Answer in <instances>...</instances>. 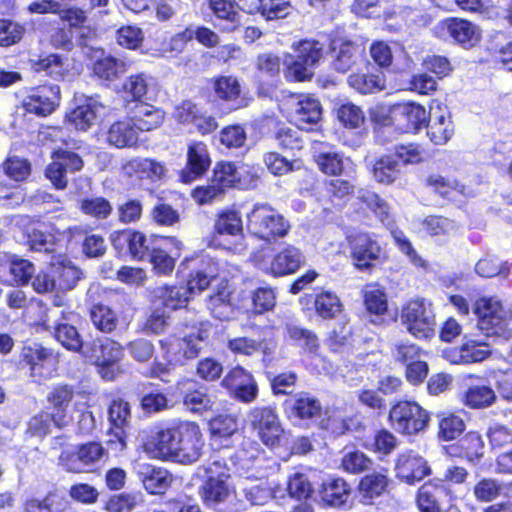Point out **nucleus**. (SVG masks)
I'll return each instance as SVG.
<instances>
[{"mask_svg": "<svg viewBox=\"0 0 512 512\" xmlns=\"http://www.w3.org/2000/svg\"><path fill=\"white\" fill-rule=\"evenodd\" d=\"M151 443L158 456L168 457L181 464L196 462L204 446L199 425L189 421L159 430L152 437Z\"/></svg>", "mask_w": 512, "mask_h": 512, "instance_id": "1", "label": "nucleus"}, {"mask_svg": "<svg viewBox=\"0 0 512 512\" xmlns=\"http://www.w3.org/2000/svg\"><path fill=\"white\" fill-rule=\"evenodd\" d=\"M218 268L211 259L203 261V265L191 274L186 286H161L155 290L157 297L162 299L166 308L176 310L186 306L189 298L205 290L217 277Z\"/></svg>", "mask_w": 512, "mask_h": 512, "instance_id": "2", "label": "nucleus"}, {"mask_svg": "<svg viewBox=\"0 0 512 512\" xmlns=\"http://www.w3.org/2000/svg\"><path fill=\"white\" fill-rule=\"evenodd\" d=\"M247 229L254 237L272 243L288 234L290 223L269 204L257 203L247 214Z\"/></svg>", "mask_w": 512, "mask_h": 512, "instance_id": "3", "label": "nucleus"}, {"mask_svg": "<svg viewBox=\"0 0 512 512\" xmlns=\"http://www.w3.org/2000/svg\"><path fill=\"white\" fill-rule=\"evenodd\" d=\"M429 114L426 109L416 103H403L392 107L390 116L383 119L382 126L377 131V139L385 144L391 141L392 122L405 133H417L427 125Z\"/></svg>", "mask_w": 512, "mask_h": 512, "instance_id": "4", "label": "nucleus"}, {"mask_svg": "<svg viewBox=\"0 0 512 512\" xmlns=\"http://www.w3.org/2000/svg\"><path fill=\"white\" fill-rule=\"evenodd\" d=\"M401 324L417 339L431 338L435 333L436 319L432 303L424 298L407 301L400 310Z\"/></svg>", "mask_w": 512, "mask_h": 512, "instance_id": "5", "label": "nucleus"}, {"mask_svg": "<svg viewBox=\"0 0 512 512\" xmlns=\"http://www.w3.org/2000/svg\"><path fill=\"white\" fill-rule=\"evenodd\" d=\"M82 355L99 367L103 379L112 381L119 372L117 364L123 357V347L112 339L96 338L86 343Z\"/></svg>", "mask_w": 512, "mask_h": 512, "instance_id": "6", "label": "nucleus"}, {"mask_svg": "<svg viewBox=\"0 0 512 512\" xmlns=\"http://www.w3.org/2000/svg\"><path fill=\"white\" fill-rule=\"evenodd\" d=\"M295 57L286 60V77L294 81H305L313 76L314 69L323 58L324 44L317 40H301L292 45Z\"/></svg>", "mask_w": 512, "mask_h": 512, "instance_id": "7", "label": "nucleus"}, {"mask_svg": "<svg viewBox=\"0 0 512 512\" xmlns=\"http://www.w3.org/2000/svg\"><path fill=\"white\" fill-rule=\"evenodd\" d=\"M253 260L259 269L274 276L292 274L304 263L301 251L287 243L281 244L273 256L267 253V249L258 250Z\"/></svg>", "mask_w": 512, "mask_h": 512, "instance_id": "8", "label": "nucleus"}, {"mask_svg": "<svg viewBox=\"0 0 512 512\" xmlns=\"http://www.w3.org/2000/svg\"><path fill=\"white\" fill-rule=\"evenodd\" d=\"M475 313L478 317L477 327L487 337L502 335L506 338L510 335L506 331V325L512 312L499 299L495 297L479 299L475 305Z\"/></svg>", "mask_w": 512, "mask_h": 512, "instance_id": "9", "label": "nucleus"}, {"mask_svg": "<svg viewBox=\"0 0 512 512\" xmlns=\"http://www.w3.org/2000/svg\"><path fill=\"white\" fill-rule=\"evenodd\" d=\"M429 420L428 412L414 401H399L392 406L389 413L391 426L395 431L405 435L424 431Z\"/></svg>", "mask_w": 512, "mask_h": 512, "instance_id": "10", "label": "nucleus"}, {"mask_svg": "<svg viewBox=\"0 0 512 512\" xmlns=\"http://www.w3.org/2000/svg\"><path fill=\"white\" fill-rule=\"evenodd\" d=\"M56 362L53 350L37 342L24 345L20 353V363L28 366L35 381L51 378Z\"/></svg>", "mask_w": 512, "mask_h": 512, "instance_id": "11", "label": "nucleus"}, {"mask_svg": "<svg viewBox=\"0 0 512 512\" xmlns=\"http://www.w3.org/2000/svg\"><path fill=\"white\" fill-rule=\"evenodd\" d=\"M259 454L258 444L251 440H246L243 442L242 449L237 451L235 456L230 457V466L226 460L215 456L207 465L206 472L209 476L229 478L230 471L234 468L235 472L239 473V475H243L245 470L249 468L252 461L255 460Z\"/></svg>", "mask_w": 512, "mask_h": 512, "instance_id": "12", "label": "nucleus"}, {"mask_svg": "<svg viewBox=\"0 0 512 512\" xmlns=\"http://www.w3.org/2000/svg\"><path fill=\"white\" fill-rule=\"evenodd\" d=\"M287 105L291 121L301 130L311 129L322 118V105L313 96L290 94Z\"/></svg>", "mask_w": 512, "mask_h": 512, "instance_id": "13", "label": "nucleus"}, {"mask_svg": "<svg viewBox=\"0 0 512 512\" xmlns=\"http://www.w3.org/2000/svg\"><path fill=\"white\" fill-rule=\"evenodd\" d=\"M82 158L71 151L58 149L52 153V162L45 169V176L58 190L68 184V173H75L83 168Z\"/></svg>", "mask_w": 512, "mask_h": 512, "instance_id": "14", "label": "nucleus"}, {"mask_svg": "<svg viewBox=\"0 0 512 512\" xmlns=\"http://www.w3.org/2000/svg\"><path fill=\"white\" fill-rule=\"evenodd\" d=\"M75 107L67 115L68 122L79 131H87L106 113L107 106L96 96L75 97Z\"/></svg>", "mask_w": 512, "mask_h": 512, "instance_id": "15", "label": "nucleus"}, {"mask_svg": "<svg viewBox=\"0 0 512 512\" xmlns=\"http://www.w3.org/2000/svg\"><path fill=\"white\" fill-rule=\"evenodd\" d=\"M249 418L251 425L266 446L274 447L279 444L283 429L273 409L269 407L254 408L250 412Z\"/></svg>", "mask_w": 512, "mask_h": 512, "instance_id": "16", "label": "nucleus"}, {"mask_svg": "<svg viewBox=\"0 0 512 512\" xmlns=\"http://www.w3.org/2000/svg\"><path fill=\"white\" fill-rule=\"evenodd\" d=\"M395 472L400 481L414 485L430 475L431 469L422 456L413 450H406L398 455Z\"/></svg>", "mask_w": 512, "mask_h": 512, "instance_id": "17", "label": "nucleus"}, {"mask_svg": "<svg viewBox=\"0 0 512 512\" xmlns=\"http://www.w3.org/2000/svg\"><path fill=\"white\" fill-rule=\"evenodd\" d=\"M59 101L60 87L58 85H42L30 91L23 100V107L28 113L47 116L55 110Z\"/></svg>", "mask_w": 512, "mask_h": 512, "instance_id": "18", "label": "nucleus"}, {"mask_svg": "<svg viewBox=\"0 0 512 512\" xmlns=\"http://www.w3.org/2000/svg\"><path fill=\"white\" fill-rule=\"evenodd\" d=\"M351 255L357 268L364 270L382 255L378 241L370 234L357 233L348 237Z\"/></svg>", "mask_w": 512, "mask_h": 512, "instance_id": "19", "label": "nucleus"}, {"mask_svg": "<svg viewBox=\"0 0 512 512\" xmlns=\"http://www.w3.org/2000/svg\"><path fill=\"white\" fill-rule=\"evenodd\" d=\"M224 387L229 389L236 399L250 403L258 394L257 384L250 372L237 366L229 371L222 380Z\"/></svg>", "mask_w": 512, "mask_h": 512, "instance_id": "20", "label": "nucleus"}, {"mask_svg": "<svg viewBox=\"0 0 512 512\" xmlns=\"http://www.w3.org/2000/svg\"><path fill=\"white\" fill-rule=\"evenodd\" d=\"M211 160L206 144L192 142L187 149V163L180 171V180L183 183H191L202 177L209 169Z\"/></svg>", "mask_w": 512, "mask_h": 512, "instance_id": "21", "label": "nucleus"}, {"mask_svg": "<svg viewBox=\"0 0 512 512\" xmlns=\"http://www.w3.org/2000/svg\"><path fill=\"white\" fill-rule=\"evenodd\" d=\"M134 471L149 494H164L172 483V475L162 467L137 462Z\"/></svg>", "mask_w": 512, "mask_h": 512, "instance_id": "22", "label": "nucleus"}, {"mask_svg": "<svg viewBox=\"0 0 512 512\" xmlns=\"http://www.w3.org/2000/svg\"><path fill=\"white\" fill-rule=\"evenodd\" d=\"M365 48L363 45L350 40H334L332 42L333 68L346 73L362 58Z\"/></svg>", "mask_w": 512, "mask_h": 512, "instance_id": "23", "label": "nucleus"}, {"mask_svg": "<svg viewBox=\"0 0 512 512\" xmlns=\"http://www.w3.org/2000/svg\"><path fill=\"white\" fill-rule=\"evenodd\" d=\"M449 495V489L442 481H429L417 492L416 504L420 512H441V503Z\"/></svg>", "mask_w": 512, "mask_h": 512, "instance_id": "24", "label": "nucleus"}, {"mask_svg": "<svg viewBox=\"0 0 512 512\" xmlns=\"http://www.w3.org/2000/svg\"><path fill=\"white\" fill-rule=\"evenodd\" d=\"M76 317L78 316L75 313L63 312L62 319L54 328V337L67 350L82 354L86 343L83 342L78 329L68 322H73Z\"/></svg>", "mask_w": 512, "mask_h": 512, "instance_id": "25", "label": "nucleus"}, {"mask_svg": "<svg viewBox=\"0 0 512 512\" xmlns=\"http://www.w3.org/2000/svg\"><path fill=\"white\" fill-rule=\"evenodd\" d=\"M441 29L458 44L465 48L474 46L479 38L478 27L472 22L461 18H449L441 23Z\"/></svg>", "mask_w": 512, "mask_h": 512, "instance_id": "26", "label": "nucleus"}, {"mask_svg": "<svg viewBox=\"0 0 512 512\" xmlns=\"http://www.w3.org/2000/svg\"><path fill=\"white\" fill-rule=\"evenodd\" d=\"M178 390L182 393L183 404L188 410L202 412L212 407L213 401L205 386L186 380L178 383Z\"/></svg>", "mask_w": 512, "mask_h": 512, "instance_id": "27", "label": "nucleus"}, {"mask_svg": "<svg viewBox=\"0 0 512 512\" xmlns=\"http://www.w3.org/2000/svg\"><path fill=\"white\" fill-rule=\"evenodd\" d=\"M165 241V248H155L150 253L153 268L161 275H168L173 271L182 248V243L174 237H169Z\"/></svg>", "mask_w": 512, "mask_h": 512, "instance_id": "28", "label": "nucleus"}, {"mask_svg": "<svg viewBox=\"0 0 512 512\" xmlns=\"http://www.w3.org/2000/svg\"><path fill=\"white\" fill-rule=\"evenodd\" d=\"M214 229L219 236H229L235 239L233 250L240 252L244 249L243 223L241 214L236 210H226L219 214Z\"/></svg>", "mask_w": 512, "mask_h": 512, "instance_id": "29", "label": "nucleus"}, {"mask_svg": "<svg viewBox=\"0 0 512 512\" xmlns=\"http://www.w3.org/2000/svg\"><path fill=\"white\" fill-rule=\"evenodd\" d=\"M430 122L427 123V135L435 145L446 144L454 134V126L447 111L440 105L431 108Z\"/></svg>", "mask_w": 512, "mask_h": 512, "instance_id": "30", "label": "nucleus"}, {"mask_svg": "<svg viewBox=\"0 0 512 512\" xmlns=\"http://www.w3.org/2000/svg\"><path fill=\"white\" fill-rule=\"evenodd\" d=\"M213 89L215 95L230 103L233 109H238L246 105L242 97V86L239 79L232 75H222L214 79Z\"/></svg>", "mask_w": 512, "mask_h": 512, "instance_id": "31", "label": "nucleus"}, {"mask_svg": "<svg viewBox=\"0 0 512 512\" xmlns=\"http://www.w3.org/2000/svg\"><path fill=\"white\" fill-rule=\"evenodd\" d=\"M286 411L291 419H313L320 415V402L308 393H299L285 401Z\"/></svg>", "mask_w": 512, "mask_h": 512, "instance_id": "32", "label": "nucleus"}, {"mask_svg": "<svg viewBox=\"0 0 512 512\" xmlns=\"http://www.w3.org/2000/svg\"><path fill=\"white\" fill-rule=\"evenodd\" d=\"M32 68L35 72H44L55 80H64L71 74L72 62L68 56L49 54L34 61Z\"/></svg>", "mask_w": 512, "mask_h": 512, "instance_id": "33", "label": "nucleus"}, {"mask_svg": "<svg viewBox=\"0 0 512 512\" xmlns=\"http://www.w3.org/2000/svg\"><path fill=\"white\" fill-rule=\"evenodd\" d=\"M105 141L115 148H126L136 145L138 141L137 128L129 120L116 121L105 133Z\"/></svg>", "mask_w": 512, "mask_h": 512, "instance_id": "34", "label": "nucleus"}, {"mask_svg": "<svg viewBox=\"0 0 512 512\" xmlns=\"http://www.w3.org/2000/svg\"><path fill=\"white\" fill-rule=\"evenodd\" d=\"M164 112L145 102H136L130 111V119L137 130L150 131L158 128L164 120Z\"/></svg>", "mask_w": 512, "mask_h": 512, "instance_id": "35", "label": "nucleus"}, {"mask_svg": "<svg viewBox=\"0 0 512 512\" xmlns=\"http://www.w3.org/2000/svg\"><path fill=\"white\" fill-rule=\"evenodd\" d=\"M208 337L209 329L202 325L197 333H191L179 339L176 345H172V349L177 348V353L179 354L175 358V362L182 363L185 359L197 357L199 352L203 349Z\"/></svg>", "mask_w": 512, "mask_h": 512, "instance_id": "36", "label": "nucleus"}, {"mask_svg": "<svg viewBox=\"0 0 512 512\" xmlns=\"http://www.w3.org/2000/svg\"><path fill=\"white\" fill-rule=\"evenodd\" d=\"M350 492V486L344 479L331 478L323 482L319 494L325 505L340 507L347 502Z\"/></svg>", "mask_w": 512, "mask_h": 512, "instance_id": "37", "label": "nucleus"}, {"mask_svg": "<svg viewBox=\"0 0 512 512\" xmlns=\"http://www.w3.org/2000/svg\"><path fill=\"white\" fill-rule=\"evenodd\" d=\"M122 170L130 177L160 179L165 172L164 166L148 158H134L127 161Z\"/></svg>", "mask_w": 512, "mask_h": 512, "instance_id": "38", "label": "nucleus"}, {"mask_svg": "<svg viewBox=\"0 0 512 512\" xmlns=\"http://www.w3.org/2000/svg\"><path fill=\"white\" fill-rule=\"evenodd\" d=\"M287 337L297 346L308 353H316L319 348L317 335L310 329L302 327L297 321L288 320L285 323Z\"/></svg>", "mask_w": 512, "mask_h": 512, "instance_id": "39", "label": "nucleus"}, {"mask_svg": "<svg viewBox=\"0 0 512 512\" xmlns=\"http://www.w3.org/2000/svg\"><path fill=\"white\" fill-rule=\"evenodd\" d=\"M156 80L149 74L141 72L129 76L123 83V92L133 101L140 100L155 90Z\"/></svg>", "mask_w": 512, "mask_h": 512, "instance_id": "40", "label": "nucleus"}, {"mask_svg": "<svg viewBox=\"0 0 512 512\" xmlns=\"http://www.w3.org/2000/svg\"><path fill=\"white\" fill-rule=\"evenodd\" d=\"M490 345L481 340L468 339L460 347L457 355L451 359L454 363H474L486 359L490 355Z\"/></svg>", "mask_w": 512, "mask_h": 512, "instance_id": "41", "label": "nucleus"}, {"mask_svg": "<svg viewBox=\"0 0 512 512\" xmlns=\"http://www.w3.org/2000/svg\"><path fill=\"white\" fill-rule=\"evenodd\" d=\"M226 477L209 476L202 489V498L208 506L224 502L230 493Z\"/></svg>", "mask_w": 512, "mask_h": 512, "instance_id": "42", "label": "nucleus"}, {"mask_svg": "<svg viewBox=\"0 0 512 512\" xmlns=\"http://www.w3.org/2000/svg\"><path fill=\"white\" fill-rule=\"evenodd\" d=\"M28 243L31 250L54 254L57 251L55 236L47 230L45 225H38L27 232Z\"/></svg>", "mask_w": 512, "mask_h": 512, "instance_id": "43", "label": "nucleus"}, {"mask_svg": "<svg viewBox=\"0 0 512 512\" xmlns=\"http://www.w3.org/2000/svg\"><path fill=\"white\" fill-rule=\"evenodd\" d=\"M342 303L336 293L322 290L315 295L314 308L323 319H333L342 311Z\"/></svg>", "mask_w": 512, "mask_h": 512, "instance_id": "44", "label": "nucleus"}, {"mask_svg": "<svg viewBox=\"0 0 512 512\" xmlns=\"http://www.w3.org/2000/svg\"><path fill=\"white\" fill-rule=\"evenodd\" d=\"M349 85L361 94H372L385 88V80L382 73L352 74L348 78Z\"/></svg>", "mask_w": 512, "mask_h": 512, "instance_id": "45", "label": "nucleus"}, {"mask_svg": "<svg viewBox=\"0 0 512 512\" xmlns=\"http://www.w3.org/2000/svg\"><path fill=\"white\" fill-rule=\"evenodd\" d=\"M427 186L443 198L455 200L463 195L465 187L454 179L445 178L439 174H431L426 179Z\"/></svg>", "mask_w": 512, "mask_h": 512, "instance_id": "46", "label": "nucleus"}, {"mask_svg": "<svg viewBox=\"0 0 512 512\" xmlns=\"http://www.w3.org/2000/svg\"><path fill=\"white\" fill-rule=\"evenodd\" d=\"M242 491L245 499L252 505H264L273 496L266 480L249 481V477L242 483Z\"/></svg>", "mask_w": 512, "mask_h": 512, "instance_id": "47", "label": "nucleus"}, {"mask_svg": "<svg viewBox=\"0 0 512 512\" xmlns=\"http://www.w3.org/2000/svg\"><path fill=\"white\" fill-rule=\"evenodd\" d=\"M400 173V164L392 155L382 156L373 166V177L382 184L393 183Z\"/></svg>", "mask_w": 512, "mask_h": 512, "instance_id": "48", "label": "nucleus"}, {"mask_svg": "<svg viewBox=\"0 0 512 512\" xmlns=\"http://www.w3.org/2000/svg\"><path fill=\"white\" fill-rule=\"evenodd\" d=\"M257 6L256 13L266 20L286 18L295 11L290 0H259Z\"/></svg>", "mask_w": 512, "mask_h": 512, "instance_id": "49", "label": "nucleus"}, {"mask_svg": "<svg viewBox=\"0 0 512 512\" xmlns=\"http://www.w3.org/2000/svg\"><path fill=\"white\" fill-rule=\"evenodd\" d=\"M57 292H65L73 289L82 277V272L77 267L69 264H52Z\"/></svg>", "mask_w": 512, "mask_h": 512, "instance_id": "50", "label": "nucleus"}, {"mask_svg": "<svg viewBox=\"0 0 512 512\" xmlns=\"http://www.w3.org/2000/svg\"><path fill=\"white\" fill-rule=\"evenodd\" d=\"M90 319L93 325L104 333H111L118 324L114 310L103 304H95L90 308Z\"/></svg>", "mask_w": 512, "mask_h": 512, "instance_id": "51", "label": "nucleus"}, {"mask_svg": "<svg viewBox=\"0 0 512 512\" xmlns=\"http://www.w3.org/2000/svg\"><path fill=\"white\" fill-rule=\"evenodd\" d=\"M364 304L371 316L375 318L371 319L372 323L380 324L381 316L387 312L388 303L387 296L384 291L378 288H371L364 293Z\"/></svg>", "mask_w": 512, "mask_h": 512, "instance_id": "52", "label": "nucleus"}, {"mask_svg": "<svg viewBox=\"0 0 512 512\" xmlns=\"http://www.w3.org/2000/svg\"><path fill=\"white\" fill-rule=\"evenodd\" d=\"M67 502L57 493L50 492L43 498H31L25 502V512H62Z\"/></svg>", "mask_w": 512, "mask_h": 512, "instance_id": "53", "label": "nucleus"}, {"mask_svg": "<svg viewBox=\"0 0 512 512\" xmlns=\"http://www.w3.org/2000/svg\"><path fill=\"white\" fill-rule=\"evenodd\" d=\"M79 209L85 215L97 220L107 219L113 211L109 200L100 196L81 199Z\"/></svg>", "mask_w": 512, "mask_h": 512, "instance_id": "54", "label": "nucleus"}, {"mask_svg": "<svg viewBox=\"0 0 512 512\" xmlns=\"http://www.w3.org/2000/svg\"><path fill=\"white\" fill-rule=\"evenodd\" d=\"M496 394L494 390L486 385L470 387L464 396V403L475 409L486 408L494 403Z\"/></svg>", "mask_w": 512, "mask_h": 512, "instance_id": "55", "label": "nucleus"}, {"mask_svg": "<svg viewBox=\"0 0 512 512\" xmlns=\"http://www.w3.org/2000/svg\"><path fill=\"white\" fill-rule=\"evenodd\" d=\"M372 466V459L359 450L346 451L341 460V467L350 474H360L369 471Z\"/></svg>", "mask_w": 512, "mask_h": 512, "instance_id": "56", "label": "nucleus"}, {"mask_svg": "<svg viewBox=\"0 0 512 512\" xmlns=\"http://www.w3.org/2000/svg\"><path fill=\"white\" fill-rule=\"evenodd\" d=\"M209 7L218 19L228 22L226 30L232 31L239 24V13L231 0H209Z\"/></svg>", "mask_w": 512, "mask_h": 512, "instance_id": "57", "label": "nucleus"}, {"mask_svg": "<svg viewBox=\"0 0 512 512\" xmlns=\"http://www.w3.org/2000/svg\"><path fill=\"white\" fill-rule=\"evenodd\" d=\"M93 71L99 78L113 81L126 71V66L122 60L107 56L94 63Z\"/></svg>", "mask_w": 512, "mask_h": 512, "instance_id": "58", "label": "nucleus"}, {"mask_svg": "<svg viewBox=\"0 0 512 512\" xmlns=\"http://www.w3.org/2000/svg\"><path fill=\"white\" fill-rule=\"evenodd\" d=\"M460 448V456L474 462L483 456L484 443L480 434L477 432H469L458 442Z\"/></svg>", "mask_w": 512, "mask_h": 512, "instance_id": "59", "label": "nucleus"}, {"mask_svg": "<svg viewBox=\"0 0 512 512\" xmlns=\"http://www.w3.org/2000/svg\"><path fill=\"white\" fill-rule=\"evenodd\" d=\"M388 485L387 477L375 472L363 477L359 483V490L364 498L372 499L381 495Z\"/></svg>", "mask_w": 512, "mask_h": 512, "instance_id": "60", "label": "nucleus"}, {"mask_svg": "<svg viewBox=\"0 0 512 512\" xmlns=\"http://www.w3.org/2000/svg\"><path fill=\"white\" fill-rule=\"evenodd\" d=\"M359 198L367 207L375 213L379 220L385 224L390 225L391 216L388 204L381 199L377 194L371 191H362Z\"/></svg>", "mask_w": 512, "mask_h": 512, "instance_id": "61", "label": "nucleus"}, {"mask_svg": "<svg viewBox=\"0 0 512 512\" xmlns=\"http://www.w3.org/2000/svg\"><path fill=\"white\" fill-rule=\"evenodd\" d=\"M142 502L141 493H122L108 500L106 510L108 512H130Z\"/></svg>", "mask_w": 512, "mask_h": 512, "instance_id": "62", "label": "nucleus"}, {"mask_svg": "<svg viewBox=\"0 0 512 512\" xmlns=\"http://www.w3.org/2000/svg\"><path fill=\"white\" fill-rule=\"evenodd\" d=\"M35 273L32 262L26 259H13L9 263V274L11 282L15 285H26Z\"/></svg>", "mask_w": 512, "mask_h": 512, "instance_id": "63", "label": "nucleus"}, {"mask_svg": "<svg viewBox=\"0 0 512 512\" xmlns=\"http://www.w3.org/2000/svg\"><path fill=\"white\" fill-rule=\"evenodd\" d=\"M2 166L4 173L17 182L26 180L31 174L30 162L18 156L9 157Z\"/></svg>", "mask_w": 512, "mask_h": 512, "instance_id": "64", "label": "nucleus"}]
</instances>
